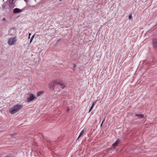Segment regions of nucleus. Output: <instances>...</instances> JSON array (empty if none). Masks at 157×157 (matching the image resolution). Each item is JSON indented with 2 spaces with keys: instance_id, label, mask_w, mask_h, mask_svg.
Listing matches in <instances>:
<instances>
[{
  "instance_id": "1a4fd4ad",
  "label": "nucleus",
  "mask_w": 157,
  "mask_h": 157,
  "mask_svg": "<svg viewBox=\"0 0 157 157\" xmlns=\"http://www.w3.org/2000/svg\"><path fill=\"white\" fill-rule=\"evenodd\" d=\"M22 11L21 10L18 8H15L13 10V13H20Z\"/></svg>"
},
{
  "instance_id": "20e7f679",
  "label": "nucleus",
  "mask_w": 157,
  "mask_h": 157,
  "mask_svg": "<svg viewBox=\"0 0 157 157\" xmlns=\"http://www.w3.org/2000/svg\"><path fill=\"white\" fill-rule=\"evenodd\" d=\"M16 41V40L15 38L11 37L9 39L8 44L10 45H13Z\"/></svg>"
},
{
  "instance_id": "b1692460",
  "label": "nucleus",
  "mask_w": 157,
  "mask_h": 157,
  "mask_svg": "<svg viewBox=\"0 0 157 157\" xmlns=\"http://www.w3.org/2000/svg\"><path fill=\"white\" fill-rule=\"evenodd\" d=\"M15 134H10V135L11 136H13Z\"/></svg>"
},
{
  "instance_id": "f3484780",
  "label": "nucleus",
  "mask_w": 157,
  "mask_h": 157,
  "mask_svg": "<svg viewBox=\"0 0 157 157\" xmlns=\"http://www.w3.org/2000/svg\"><path fill=\"white\" fill-rule=\"evenodd\" d=\"M73 65H74V66H73L74 69L75 70V68L76 67V65L75 64H74Z\"/></svg>"
},
{
  "instance_id": "393cba45",
  "label": "nucleus",
  "mask_w": 157,
  "mask_h": 157,
  "mask_svg": "<svg viewBox=\"0 0 157 157\" xmlns=\"http://www.w3.org/2000/svg\"><path fill=\"white\" fill-rule=\"evenodd\" d=\"M93 107H94V105H91V107H90V109H92L93 108Z\"/></svg>"
},
{
  "instance_id": "4468645a",
  "label": "nucleus",
  "mask_w": 157,
  "mask_h": 157,
  "mask_svg": "<svg viewBox=\"0 0 157 157\" xmlns=\"http://www.w3.org/2000/svg\"><path fill=\"white\" fill-rule=\"evenodd\" d=\"M97 101V100H96L95 101H94L93 102V104H92V105L94 106L95 104L96 103Z\"/></svg>"
},
{
  "instance_id": "f257e3e1",
  "label": "nucleus",
  "mask_w": 157,
  "mask_h": 157,
  "mask_svg": "<svg viewBox=\"0 0 157 157\" xmlns=\"http://www.w3.org/2000/svg\"><path fill=\"white\" fill-rule=\"evenodd\" d=\"M22 107V105L18 104L10 109L9 112L12 114H14L21 110Z\"/></svg>"
},
{
  "instance_id": "39448f33",
  "label": "nucleus",
  "mask_w": 157,
  "mask_h": 157,
  "mask_svg": "<svg viewBox=\"0 0 157 157\" xmlns=\"http://www.w3.org/2000/svg\"><path fill=\"white\" fill-rule=\"evenodd\" d=\"M152 46L154 49H157V39H153L152 40Z\"/></svg>"
},
{
  "instance_id": "6ab92c4d",
  "label": "nucleus",
  "mask_w": 157,
  "mask_h": 157,
  "mask_svg": "<svg viewBox=\"0 0 157 157\" xmlns=\"http://www.w3.org/2000/svg\"><path fill=\"white\" fill-rule=\"evenodd\" d=\"M105 117L104 118V119L103 120L102 122V123H103V122L105 121Z\"/></svg>"
},
{
  "instance_id": "9d476101",
  "label": "nucleus",
  "mask_w": 157,
  "mask_h": 157,
  "mask_svg": "<svg viewBox=\"0 0 157 157\" xmlns=\"http://www.w3.org/2000/svg\"><path fill=\"white\" fill-rule=\"evenodd\" d=\"M120 142V140L119 139H118L117 140L115 141V142L113 144L112 146L114 147H116L118 145V144Z\"/></svg>"
},
{
  "instance_id": "a211bd4d",
  "label": "nucleus",
  "mask_w": 157,
  "mask_h": 157,
  "mask_svg": "<svg viewBox=\"0 0 157 157\" xmlns=\"http://www.w3.org/2000/svg\"><path fill=\"white\" fill-rule=\"evenodd\" d=\"M2 21H4L6 20V18L5 17H3L2 19Z\"/></svg>"
},
{
  "instance_id": "dca6fc26",
  "label": "nucleus",
  "mask_w": 157,
  "mask_h": 157,
  "mask_svg": "<svg viewBox=\"0 0 157 157\" xmlns=\"http://www.w3.org/2000/svg\"><path fill=\"white\" fill-rule=\"evenodd\" d=\"M132 18V15H129V19H131Z\"/></svg>"
},
{
  "instance_id": "f03ea898",
  "label": "nucleus",
  "mask_w": 157,
  "mask_h": 157,
  "mask_svg": "<svg viewBox=\"0 0 157 157\" xmlns=\"http://www.w3.org/2000/svg\"><path fill=\"white\" fill-rule=\"evenodd\" d=\"M22 107V105L18 104L10 109L9 112L12 114H14L21 110Z\"/></svg>"
},
{
  "instance_id": "7ed1b4c3",
  "label": "nucleus",
  "mask_w": 157,
  "mask_h": 157,
  "mask_svg": "<svg viewBox=\"0 0 157 157\" xmlns=\"http://www.w3.org/2000/svg\"><path fill=\"white\" fill-rule=\"evenodd\" d=\"M58 80H52L50 81L48 84V87L50 88L54 87L56 85H58Z\"/></svg>"
},
{
  "instance_id": "4be33fe9",
  "label": "nucleus",
  "mask_w": 157,
  "mask_h": 157,
  "mask_svg": "<svg viewBox=\"0 0 157 157\" xmlns=\"http://www.w3.org/2000/svg\"><path fill=\"white\" fill-rule=\"evenodd\" d=\"M81 135H80H80H79V136H78V138H77V140H78V139H79V138L80 137V136H81Z\"/></svg>"
},
{
  "instance_id": "a878e982",
  "label": "nucleus",
  "mask_w": 157,
  "mask_h": 157,
  "mask_svg": "<svg viewBox=\"0 0 157 157\" xmlns=\"http://www.w3.org/2000/svg\"><path fill=\"white\" fill-rule=\"evenodd\" d=\"M34 34L32 36V37H31V38H32L33 39V38H34Z\"/></svg>"
},
{
  "instance_id": "f704fd0d",
  "label": "nucleus",
  "mask_w": 157,
  "mask_h": 157,
  "mask_svg": "<svg viewBox=\"0 0 157 157\" xmlns=\"http://www.w3.org/2000/svg\"><path fill=\"white\" fill-rule=\"evenodd\" d=\"M62 0H59V1H61Z\"/></svg>"
},
{
  "instance_id": "cd10ccee",
  "label": "nucleus",
  "mask_w": 157,
  "mask_h": 157,
  "mask_svg": "<svg viewBox=\"0 0 157 157\" xmlns=\"http://www.w3.org/2000/svg\"><path fill=\"white\" fill-rule=\"evenodd\" d=\"M69 108H67V112H68L69 111Z\"/></svg>"
},
{
  "instance_id": "0eeeda50",
  "label": "nucleus",
  "mask_w": 157,
  "mask_h": 157,
  "mask_svg": "<svg viewBox=\"0 0 157 157\" xmlns=\"http://www.w3.org/2000/svg\"><path fill=\"white\" fill-rule=\"evenodd\" d=\"M35 98V96L33 94H30L29 95V97L27 99L28 102L31 101L33 100Z\"/></svg>"
},
{
  "instance_id": "aec40b11",
  "label": "nucleus",
  "mask_w": 157,
  "mask_h": 157,
  "mask_svg": "<svg viewBox=\"0 0 157 157\" xmlns=\"http://www.w3.org/2000/svg\"><path fill=\"white\" fill-rule=\"evenodd\" d=\"M11 1H12V0H8V1L9 4L11 2Z\"/></svg>"
},
{
  "instance_id": "5701e85b",
  "label": "nucleus",
  "mask_w": 157,
  "mask_h": 157,
  "mask_svg": "<svg viewBox=\"0 0 157 157\" xmlns=\"http://www.w3.org/2000/svg\"><path fill=\"white\" fill-rule=\"evenodd\" d=\"M81 135H80H80H79V136H78V138H77V140H78V139H79V138L80 137V136H81Z\"/></svg>"
},
{
  "instance_id": "ddd939ff",
  "label": "nucleus",
  "mask_w": 157,
  "mask_h": 157,
  "mask_svg": "<svg viewBox=\"0 0 157 157\" xmlns=\"http://www.w3.org/2000/svg\"><path fill=\"white\" fill-rule=\"evenodd\" d=\"M43 93V92L42 91H39L37 93V95L38 96H40V95H41Z\"/></svg>"
},
{
  "instance_id": "473e14b6",
  "label": "nucleus",
  "mask_w": 157,
  "mask_h": 157,
  "mask_svg": "<svg viewBox=\"0 0 157 157\" xmlns=\"http://www.w3.org/2000/svg\"><path fill=\"white\" fill-rule=\"evenodd\" d=\"M58 42H59V40H57V43H58Z\"/></svg>"
},
{
  "instance_id": "2f4dec72",
  "label": "nucleus",
  "mask_w": 157,
  "mask_h": 157,
  "mask_svg": "<svg viewBox=\"0 0 157 157\" xmlns=\"http://www.w3.org/2000/svg\"><path fill=\"white\" fill-rule=\"evenodd\" d=\"M14 0H12V2H13Z\"/></svg>"
},
{
  "instance_id": "9b49d317",
  "label": "nucleus",
  "mask_w": 157,
  "mask_h": 157,
  "mask_svg": "<svg viewBox=\"0 0 157 157\" xmlns=\"http://www.w3.org/2000/svg\"><path fill=\"white\" fill-rule=\"evenodd\" d=\"M135 116L136 117H138L141 118H144V117L143 114H136Z\"/></svg>"
},
{
  "instance_id": "6e6552de",
  "label": "nucleus",
  "mask_w": 157,
  "mask_h": 157,
  "mask_svg": "<svg viewBox=\"0 0 157 157\" xmlns=\"http://www.w3.org/2000/svg\"><path fill=\"white\" fill-rule=\"evenodd\" d=\"M44 144L48 146L51 145V142L48 140L45 139L44 140Z\"/></svg>"
},
{
  "instance_id": "f8f14e48",
  "label": "nucleus",
  "mask_w": 157,
  "mask_h": 157,
  "mask_svg": "<svg viewBox=\"0 0 157 157\" xmlns=\"http://www.w3.org/2000/svg\"><path fill=\"white\" fill-rule=\"evenodd\" d=\"M9 5L10 7L13 8L15 6V4L14 2H10V3Z\"/></svg>"
},
{
  "instance_id": "c85d7f7f",
  "label": "nucleus",
  "mask_w": 157,
  "mask_h": 157,
  "mask_svg": "<svg viewBox=\"0 0 157 157\" xmlns=\"http://www.w3.org/2000/svg\"><path fill=\"white\" fill-rule=\"evenodd\" d=\"M24 1L26 3L27 2V0H24Z\"/></svg>"
},
{
  "instance_id": "c756f323",
  "label": "nucleus",
  "mask_w": 157,
  "mask_h": 157,
  "mask_svg": "<svg viewBox=\"0 0 157 157\" xmlns=\"http://www.w3.org/2000/svg\"><path fill=\"white\" fill-rule=\"evenodd\" d=\"M102 124H103V123H101V124L100 125V127H101L102 125Z\"/></svg>"
},
{
  "instance_id": "2eb2a0df",
  "label": "nucleus",
  "mask_w": 157,
  "mask_h": 157,
  "mask_svg": "<svg viewBox=\"0 0 157 157\" xmlns=\"http://www.w3.org/2000/svg\"><path fill=\"white\" fill-rule=\"evenodd\" d=\"M84 133V130H82L80 134L82 135Z\"/></svg>"
},
{
  "instance_id": "72a5a7b5",
  "label": "nucleus",
  "mask_w": 157,
  "mask_h": 157,
  "mask_svg": "<svg viewBox=\"0 0 157 157\" xmlns=\"http://www.w3.org/2000/svg\"><path fill=\"white\" fill-rule=\"evenodd\" d=\"M29 38H30V36H29Z\"/></svg>"
},
{
  "instance_id": "412c9836",
  "label": "nucleus",
  "mask_w": 157,
  "mask_h": 157,
  "mask_svg": "<svg viewBox=\"0 0 157 157\" xmlns=\"http://www.w3.org/2000/svg\"><path fill=\"white\" fill-rule=\"evenodd\" d=\"M33 40V39L31 38L30 40V43H31L32 42Z\"/></svg>"
},
{
  "instance_id": "423d86ee",
  "label": "nucleus",
  "mask_w": 157,
  "mask_h": 157,
  "mask_svg": "<svg viewBox=\"0 0 157 157\" xmlns=\"http://www.w3.org/2000/svg\"><path fill=\"white\" fill-rule=\"evenodd\" d=\"M58 85H59L61 88L63 89H64L65 87V85L64 82L62 81L58 80Z\"/></svg>"
},
{
  "instance_id": "7c9ffc66",
  "label": "nucleus",
  "mask_w": 157,
  "mask_h": 157,
  "mask_svg": "<svg viewBox=\"0 0 157 157\" xmlns=\"http://www.w3.org/2000/svg\"><path fill=\"white\" fill-rule=\"evenodd\" d=\"M31 35V33H29V36H30Z\"/></svg>"
},
{
  "instance_id": "bb28decb",
  "label": "nucleus",
  "mask_w": 157,
  "mask_h": 157,
  "mask_svg": "<svg viewBox=\"0 0 157 157\" xmlns=\"http://www.w3.org/2000/svg\"><path fill=\"white\" fill-rule=\"evenodd\" d=\"M91 110H92V109L90 108V109H89V113L90 112Z\"/></svg>"
}]
</instances>
